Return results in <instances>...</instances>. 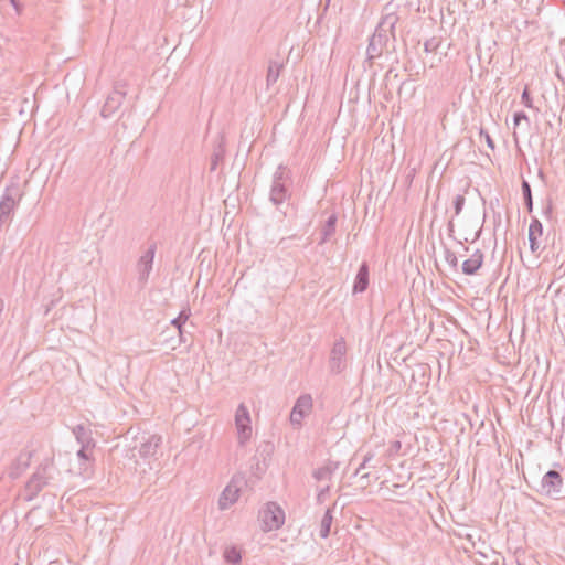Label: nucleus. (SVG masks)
Returning <instances> with one entry per match:
<instances>
[{"label":"nucleus","mask_w":565,"mask_h":565,"mask_svg":"<svg viewBox=\"0 0 565 565\" xmlns=\"http://www.w3.org/2000/svg\"><path fill=\"white\" fill-rule=\"evenodd\" d=\"M398 22L399 15L396 12H386L382 15L373 34L369 38L364 66L371 67L375 60L384 53L396 52V25Z\"/></svg>","instance_id":"obj_1"},{"label":"nucleus","mask_w":565,"mask_h":565,"mask_svg":"<svg viewBox=\"0 0 565 565\" xmlns=\"http://www.w3.org/2000/svg\"><path fill=\"white\" fill-rule=\"evenodd\" d=\"M23 196L17 185L7 186L0 200V232L7 231Z\"/></svg>","instance_id":"obj_2"},{"label":"nucleus","mask_w":565,"mask_h":565,"mask_svg":"<svg viewBox=\"0 0 565 565\" xmlns=\"http://www.w3.org/2000/svg\"><path fill=\"white\" fill-rule=\"evenodd\" d=\"M53 468L52 460H45L40 463L32 476L25 483V500L32 501L38 494L50 484V480L53 479L50 470Z\"/></svg>","instance_id":"obj_3"},{"label":"nucleus","mask_w":565,"mask_h":565,"mask_svg":"<svg viewBox=\"0 0 565 565\" xmlns=\"http://www.w3.org/2000/svg\"><path fill=\"white\" fill-rule=\"evenodd\" d=\"M563 488L564 479L561 472L555 469H551L542 477L536 492L541 495L558 500L562 498Z\"/></svg>","instance_id":"obj_4"},{"label":"nucleus","mask_w":565,"mask_h":565,"mask_svg":"<svg viewBox=\"0 0 565 565\" xmlns=\"http://www.w3.org/2000/svg\"><path fill=\"white\" fill-rule=\"evenodd\" d=\"M157 252V243H151L148 248L138 258L136 264L137 282L139 289H143L149 280L150 273L153 267L154 255Z\"/></svg>","instance_id":"obj_5"},{"label":"nucleus","mask_w":565,"mask_h":565,"mask_svg":"<svg viewBox=\"0 0 565 565\" xmlns=\"http://www.w3.org/2000/svg\"><path fill=\"white\" fill-rule=\"evenodd\" d=\"M259 519L263 522L264 531L278 530L285 522V512L276 502H268L259 511Z\"/></svg>","instance_id":"obj_6"},{"label":"nucleus","mask_w":565,"mask_h":565,"mask_svg":"<svg viewBox=\"0 0 565 565\" xmlns=\"http://www.w3.org/2000/svg\"><path fill=\"white\" fill-rule=\"evenodd\" d=\"M235 424L237 428L238 444L244 446L252 436V427L249 412L243 403L239 404L236 409Z\"/></svg>","instance_id":"obj_7"},{"label":"nucleus","mask_w":565,"mask_h":565,"mask_svg":"<svg viewBox=\"0 0 565 565\" xmlns=\"http://www.w3.org/2000/svg\"><path fill=\"white\" fill-rule=\"evenodd\" d=\"M244 483L245 481L243 477L234 476L231 479L230 483L225 487V489L223 490L218 498L220 510H226L237 501L241 492V487Z\"/></svg>","instance_id":"obj_8"},{"label":"nucleus","mask_w":565,"mask_h":565,"mask_svg":"<svg viewBox=\"0 0 565 565\" xmlns=\"http://www.w3.org/2000/svg\"><path fill=\"white\" fill-rule=\"evenodd\" d=\"M347 343L343 338L338 339L331 349L329 367L333 374H339L345 366Z\"/></svg>","instance_id":"obj_9"},{"label":"nucleus","mask_w":565,"mask_h":565,"mask_svg":"<svg viewBox=\"0 0 565 565\" xmlns=\"http://www.w3.org/2000/svg\"><path fill=\"white\" fill-rule=\"evenodd\" d=\"M124 85L117 84L114 90L107 96L105 104L100 109V116L103 118L111 117L121 106L126 92L122 89Z\"/></svg>","instance_id":"obj_10"},{"label":"nucleus","mask_w":565,"mask_h":565,"mask_svg":"<svg viewBox=\"0 0 565 565\" xmlns=\"http://www.w3.org/2000/svg\"><path fill=\"white\" fill-rule=\"evenodd\" d=\"M312 406V397L309 394L300 395L290 412L291 425L300 427L302 419L310 413Z\"/></svg>","instance_id":"obj_11"},{"label":"nucleus","mask_w":565,"mask_h":565,"mask_svg":"<svg viewBox=\"0 0 565 565\" xmlns=\"http://www.w3.org/2000/svg\"><path fill=\"white\" fill-rule=\"evenodd\" d=\"M32 457L33 451L26 449L22 450L9 467V478L18 479L29 468Z\"/></svg>","instance_id":"obj_12"},{"label":"nucleus","mask_w":565,"mask_h":565,"mask_svg":"<svg viewBox=\"0 0 565 565\" xmlns=\"http://www.w3.org/2000/svg\"><path fill=\"white\" fill-rule=\"evenodd\" d=\"M291 184H282V183H271L270 192H269V201L275 205L279 206L287 200L291 198L290 191Z\"/></svg>","instance_id":"obj_13"},{"label":"nucleus","mask_w":565,"mask_h":565,"mask_svg":"<svg viewBox=\"0 0 565 565\" xmlns=\"http://www.w3.org/2000/svg\"><path fill=\"white\" fill-rule=\"evenodd\" d=\"M484 260V254L480 249H476L468 259L461 265L462 274L467 276H473L482 267Z\"/></svg>","instance_id":"obj_14"},{"label":"nucleus","mask_w":565,"mask_h":565,"mask_svg":"<svg viewBox=\"0 0 565 565\" xmlns=\"http://www.w3.org/2000/svg\"><path fill=\"white\" fill-rule=\"evenodd\" d=\"M370 282V269L366 262H363L358 270V274L354 279L352 292L354 295L364 292Z\"/></svg>","instance_id":"obj_15"},{"label":"nucleus","mask_w":565,"mask_h":565,"mask_svg":"<svg viewBox=\"0 0 565 565\" xmlns=\"http://www.w3.org/2000/svg\"><path fill=\"white\" fill-rule=\"evenodd\" d=\"M543 234V225L536 217L532 218V222L529 227V242H530V249L533 254L537 253L540 249V242L539 237H541Z\"/></svg>","instance_id":"obj_16"},{"label":"nucleus","mask_w":565,"mask_h":565,"mask_svg":"<svg viewBox=\"0 0 565 565\" xmlns=\"http://www.w3.org/2000/svg\"><path fill=\"white\" fill-rule=\"evenodd\" d=\"M160 445L161 436L151 435L148 439L141 443L139 448L140 457L146 459L154 456Z\"/></svg>","instance_id":"obj_17"},{"label":"nucleus","mask_w":565,"mask_h":565,"mask_svg":"<svg viewBox=\"0 0 565 565\" xmlns=\"http://www.w3.org/2000/svg\"><path fill=\"white\" fill-rule=\"evenodd\" d=\"M73 434L81 446L86 448H95V440L92 437V430L86 426L79 424L73 428Z\"/></svg>","instance_id":"obj_18"},{"label":"nucleus","mask_w":565,"mask_h":565,"mask_svg":"<svg viewBox=\"0 0 565 565\" xmlns=\"http://www.w3.org/2000/svg\"><path fill=\"white\" fill-rule=\"evenodd\" d=\"M337 222L338 216L335 213H332L327 221L324 222L323 226L321 227V238L319 241V245H323L327 243L331 236L334 235L335 228H337Z\"/></svg>","instance_id":"obj_19"},{"label":"nucleus","mask_w":565,"mask_h":565,"mask_svg":"<svg viewBox=\"0 0 565 565\" xmlns=\"http://www.w3.org/2000/svg\"><path fill=\"white\" fill-rule=\"evenodd\" d=\"M225 156V147L223 137L220 138L218 142L214 146L213 153L211 157V171H215L218 163L223 161Z\"/></svg>","instance_id":"obj_20"},{"label":"nucleus","mask_w":565,"mask_h":565,"mask_svg":"<svg viewBox=\"0 0 565 565\" xmlns=\"http://www.w3.org/2000/svg\"><path fill=\"white\" fill-rule=\"evenodd\" d=\"M277 182L282 183V184H291L292 183L291 173L287 169V167L284 164H279L273 175L271 183H277Z\"/></svg>","instance_id":"obj_21"},{"label":"nucleus","mask_w":565,"mask_h":565,"mask_svg":"<svg viewBox=\"0 0 565 565\" xmlns=\"http://www.w3.org/2000/svg\"><path fill=\"white\" fill-rule=\"evenodd\" d=\"M332 521H333L332 509L329 508L326 511V513L321 520V524H320L319 534L322 539H327L330 535Z\"/></svg>","instance_id":"obj_22"},{"label":"nucleus","mask_w":565,"mask_h":565,"mask_svg":"<svg viewBox=\"0 0 565 565\" xmlns=\"http://www.w3.org/2000/svg\"><path fill=\"white\" fill-rule=\"evenodd\" d=\"M521 190H522V194H523L524 205H525L527 212L532 213V211H533L532 189H531L529 181H526L525 179H522Z\"/></svg>","instance_id":"obj_23"},{"label":"nucleus","mask_w":565,"mask_h":565,"mask_svg":"<svg viewBox=\"0 0 565 565\" xmlns=\"http://www.w3.org/2000/svg\"><path fill=\"white\" fill-rule=\"evenodd\" d=\"M224 559L232 565H238L242 562V553L236 546L226 547L224 551Z\"/></svg>","instance_id":"obj_24"},{"label":"nucleus","mask_w":565,"mask_h":565,"mask_svg":"<svg viewBox=\"0 0 565 565\" xmlns=\"http://www.w3.org/2000/svg\"><path fill=\"white\" fill-rule=\"evenodd\" d=\"M282 68V64H279L277 62H270L267 71V85H273L277 82L279 78L280 70Z\"/></svg>","instance_id":"obj_25"},{"label":"nucleus","mask_w":565,"mask_h":565,"mask_svg":"<svg viewBox=\"0 0 565 565\" xmlns=\"http://www.w3.org/2000/svg\"><path fill=\"white\" fill-rule=\"evenodd\" d=\"M191 316L190 309H183L179 313V316L171 320V324L178 330L179 334L182 337V329L188 319Z\"/></svg>","instance_id":"obj_26"},{"label":"nucleus","mask_w":565,"mask_h":565,"mask_svg":"<svg viewBox=\"0 0 565 565\" xmlns=\"http://www.w3.org/2000/svg\"><path fill=\"white\" fill-rule=\"evenodd\" d=\"M337 465L334 467H331L330 465L318 468L313 471L312 476L316 480L322 481V480H331L332 473L335 470Z\"/></svg>","instance_id":"obj_27"},{"label":"nucleus","mask_w":565,"mask_h":565,"mask_svg":"<svg viewBox=\"0 0 565 565\" xmlns=\"http://www.w3.org/2000/svg\"><path fill=\"white\" fill-rule=\"evenodd\" d=\"M444 254H445V260L448 263V265L455 270V271H458V266H459V263H458V258H457V255L455 252H452L451 249H449L448 247H445L444 248Z\"/></svg>","instance_id":"obj_28"},{"label":"nucleus","mask_w":565,"mask_h":565,"mask_svg":"<svg viewBox=\"0 0 565 565\" xmlns=\"http://www.w3.org/2000/svg\"><path fill=\"white\" fill-rule=\"evenodd\" d=\"M440 43H441L440 39L433 36V38L428 39L427 41H425L424 51L426 53L437 52L440 46Z\"/></svg>","instance_id":"obj_29"},{"label":"nucleus","mask_w":565,"mask_h":565,"mask_svg":"<svg viewBox=\"0 0 565 565\" xmlns=\"http://www.w3.org/2000/svg\"><path fill=\"white\" fill-rule=\"evenodd\" d=\"M465 202H466V199L463 195L461 194H458L455 196L454 201H452V206H454V210H455V215H459L463 209V205H465Z\"/></svg>","instance_id":"obj_30"},{"label":"nucleus","mask_w":565,"mask_h":565,"mask_svg":"<svg viewBox=\"0 0 565 565\" xmlns=\"http://www.w3.org/2000/svg\"><path fill=\"white\" fill-rule=\"evenodd\" d=\"M94 448H86V446H81L79 450L77 451V457L82 461H90V452Z\"/></svg>","instance_id":"obj_31"},{"label":"nucleus","mask_w":565,"mask_h":565,"mask_svg":"<svg viewBox=\"0 0 565 565\" xmlns=\"http://www.w3.org/2000/svg\"><path fill=\"white\" fill-rule=\"evenodd\" d=\"M521 100L523 105L527 108H533V99L531 97V93L527 87H525L521 95Z\"/></svg>","instance_id":"obj_32"},{"label":"nucleus","mask_w":565,"mask_h":565,"mask_svg":"<svg viewBox=\"0 0 565 565\" xmlns=\"http://www.w3.org/2000/svg\"><path fill=\"white\" fill-rule=\"evenodd\" d=\"M374 457V454L369 451L364 457H363V461L361 462V465L356 468V470L354 471L353 476H358L363 469L366 468L367 463L373 459Z\"/></svg>","instance_id":"obj_33"},{"label":"nucleus","mask_w":565,"mask_h":565,"mask_svg":"<svg viewBox=\"0 0 565 565\" xmlns=\"http://www.w3.org/2000/svg\"><path fill=\"white\" fill-rule=\"evenodd\" d=\"M479 135H480L481 138H484V141H486L487 146L491 150L495 149L494 141H493V139L491 138V136L489 135V132L486 129L480 128Z\"/></svg>","instance_id":"obj_34"},{"label":"nucleus","mask_w":565,"mask_h":565,"mask_svg":"<svg viewBox=\"0 0 565 565\" xmlns=\"http://www.w3.org/2000/svg\"><path fill=\"white\" fill-rule=\"evenodd\" d=\"M491 561L488 565H504V557L493 550L490 551Z\"/></svg>","instance_id":"obj_35"},{"label":"nucleus","mask_w":565,"mask_h":565,"mask_svg":"<svg viewBox=\"0 0 565 565\" xmlns=\"http://www.w3.org/2000/svg\"><path fill=\"white\" fill-rule=\"evenodd\" d=\"M521 120H525V121L529 122L527 115L524 111H516V113H514V115H513L514 126H519Z\"/></svg>","instance_id":"obj_36"},{"label":"nucleus","mask_w":565,"mask_h":565,"mask_svg":"<svg viewBox=\"0 0 565 565\" xmlns=\"http://www.w3.org/2000/svg\"><path fill=\"white\" fill-rule=\"evenodd\" d=\"M330 491V486L327 484L326 487L321 488L317 494V501L319 503H322L324 500L326 494Z\"/></svg>","instance_id":"obj_37"},{"label":"nucleus","mask_w":565,"mask_h":565,"mask_svg":"<svg viewBox=\"0 0 565 565\" xmlns=\"http://www.w3.org/2000/svg\"><path fill=\"white\" fill-rule=\"evenodd\" d=\"M394 73V68L393 66L390 67V70L386 72L385 76H384V81H390V78L393 76L394 78H396L398 76L397 73L393 74Z\"/></svg>","instance_id":"obj_38"},{"label":"nucleus","mask_w":565,"mask_h":565,"mask_svg":"<svg viewBox=\"0 0 565 565\" xmlns=\"http://www.w3.org/2000/svg\"><path fill=\"white\" fill-rule=\"evenodd\" d=\"M10 2L13 6V8L15 9V11L18 13H20L21 12V6H20L19 1L18 0H10Z\"/></svg>","instance_id":"obj_39"},{"label":"nucleus","mask_w":565,"mask_h":565,"mask_svg":"<svg viewBox=\"0 0 565 565\" xmlns=\"http://www.w3.org/2000/svg\"><path fill=\"white\" fill-rule=\"evenodd\" d=\"M369 478H370L369 473L361 475V480H365V484H364L365 487L371 483Z\"/></svg>","instance_id":"obj_40"},{"label":"nucleus","mask_w":565,"mask_h":565,"mask_svg":"<svg viewBox=\"0 0 565 565\" xmlns=\"http://www.w3.org/2000/svg\"><path fill=\"white\" fill-rule=\"evenodd\" d=\"M188 339L184 335V330L182 329V337L179 334V343H186Z\"/></svg>","instance_id":"obj_41"},{"label":"nucleus","mask_w":565,"mask_h":565,"mask_svg":"<svg viewBox=\"0 0 565 565\" xmlns=\"http://www.w3.org/2000/svg\"><path fill=\"white\" fill-rule=\"evenodd\" d=\"M401 446H402V445H401V441H398V440H396V441H394V443H393V448H394L396 451H398V450L401 449Z\"/></svg>","instance_id":"obj_42"},{"label":"nucleus","mask_w":565,"mask_h":565,"mask_svg":"<svg viewBox=\"0 0 565 565\" xmlns=\"http://www.w3.org/2000/svg\"><path fill=\"white\" fill-rule=\"evenodd\" d=\"M448 230H449V232H450V233H452V232H454V222H452V221H449V223H448Z\"/></svg>","instance_id":"obj_43"},{"label":"nucleus","mask_w":565,"mask_h":565,"mask_svg":"<svg viewBox=\"0 0 565 565\" xmlns=\"http://www.w3.org/2000/svg\"><path fill=\"white\" fill-rule=\"evenodd\" d=\"M479 554L486 559L490 558V556L487 553L479 552Z\"/></svg>","instance_id":"obj_44"},{"label":"nucleus","mask_w":565,"mask_h":565,"mask_svg":"<svg viewBox=\"0 0 565 565\" xmlns=\"http://www.w3.org/2000/svg\"><path fill=\"white\" fill-rule=\"evenodd\" d=\"M404 70H405L406 72H407V71H409L408 63H406V64L404 65Z\"/></svg>","instance_id":"obj_45"},{"label":"nucleus","mask_w":565,"mask_h":565,"mask_svg":"<svg viewBox=\"0 0 565 565\" xmlns=\"http://www.w3.org/2000/svg\"><path fill=\"white\" fill-rule=\"evenodd\" d=\"M562 510L565 512V498H564V502H563V508Z\"/></svg>","instance_id":"obj_46"}]
</instances>
